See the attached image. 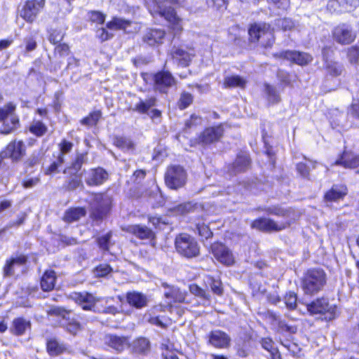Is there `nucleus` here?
I'll use <instances>...</instances> for the list:
<instances>
[{"mask_svg": "<svg viewBox=\"0 0 359 359\" xmlns=\"http://www.w3.org/2000/svg\"><path fill=\"white\" fill-rule=\"evenodd\" d=\"M326 283V274L320 269L308 270L304 275L302 281V287L308 294H313L323 289Z\"/></svg>", "mask_w": 359, "mask_h": 359, "instance_id": "nucleus-1", "label": "nucleus"}, {"mask_svg": "<svg viewBox=\"0 0 359 359\" xmlns=\"http://www.w3.org/2000/svg\"><path fill=\"white\" fill-rule=\"evenodd\" d=\"M143 80L149 83H154V89L161 93H167L169 88L177 85V81L168 71H160L156 74L142 73Z\"/></svg>", "mask_w": 359, "mask_h": 359, "instance_id": "nucleus-2", "label": "nucleus"}, {"mask_svg": "<svg viewBox=\"0 0 359 359\" xmlns=\"http://www.w3.org/2000/svg\"><path fill=\"white\" fill-rule=\"evenodd\" d=\"M248 34L251 42H259L265 48L271 46L274 42L273 29L266 23L258 22L251 25Z\"/></svg>", "mask_w": 359, "mask_h": 359, "instance_id": "nucleus-3", "label": "nucleus"}, {"mask_svg": "<svg viewBox=\"0 0 359 359\" xmlns=\"http://www.w3.org/2000/svg\"><path fill=\"white\" fill-rule=\"evenodd\" d=\"M177 252L187 258L196 257L200 254V247L196 239L187 233H180L175 238Z\"/></svg>", "mask_w": 359, "mask_h": 359, "instance_id": "nucleus-4", "label": "nucleus"}, {"mask_svg": "<svg viewBox=\"0 0 359 359\" xmlns=\"http://www.w3.org/2000/svg\"><path fill=\"white\" fill-rule=\"evenodd\" d=\"M153 16L158 15L168 23V28L173 36H177L183 31L182 19L179 17L175 9L170 6L160 7L158 6L156 11H150Z\"/></svg>", "mask_w": 359, "mask_h": 359, "instance_id": "nucleus-5", "label": "nucleus"}, {"mask_svg": "<svg viewBox=\"0 0 359 359\" xmlns=\"http://www.w3.org/2000/svg\"><path fill=\"white\" fill-rule=\"evenodd\" d=\"M90 202L91 209L90 217L93 220L100 222L107 215L109 210L111 199L103 194H93Z\"/></svg>", "mask_w": 359, "mask_h": 359, "instance_id": "nucleus-6", "label": "nucleus"}, {"mask_svg": "<svg viewBox=\"0 0 359 359\" xmlns=\"http://www.w3.org/2000/svg\"><path fill=\"white\" fill-rule=\"evenodd\" d=\"M187 175L183 167L174 165L167 168L165 183L171 189H178L186 184Z\"/></svg>", "mask_w": 359, "mask_h": 359, "instance_id": "nucleus-7", "label": "nucleus"}, {"mask_svg": "<svg viewBox=\"0 0 359 359\" xmlns=\"http://www.w3.org/2000/svg\"><path fill=\"white\" fill-rule=\"evenodd\" d=\"M15 110V106L12 103H8L0 108V121L4 122L1 133L8 135L17 128L19 120L13 116Z\"/></svg>", "mask_w": 359, "mask_h": 359, "instance_id": "nucleus-8", "label": "nucleus"}, {"mask_svg": "<svg viewBox=\"0 0 359 359\" xmlns=\"http://www.w3.org/2000/svg\"><path fill=\"white\" fill-rule=\"evenodd\" d=\"M307 310L312 315H325L326 320H331L336 316L337 307L334 305H330L327 299L320 298L308 304Z\"/></svg>", "mask_w": 359, "mask_h": 359, "instance_id": "nucleus-9", "label": "nucleus"}, {"mask_svg": "<svg viewBox=\"0 0 359 359\" xmlns=\"http://www.w3.org/2000/svg\"><path fill=\"white\" fill-rule=\"evenodd\" d=\"M208 344L219 349H226L231 346V338L225 332L216 329L211 330L206 335Z\"/></svg>", "mask_w": 359, "mask_h": 359, "instance_id": "nucleus-10", "label": "nucleus"}, {"mask_svg": "<svg viewBox=\"0 0 359 359\" xmlns=\"http://www.w3.org/2000/svg\"><path fill=\"white\" fill-rule=\"evenodd\" d=\"M26 154V145L22 140L11 142L6 149L1 152V158H9L13 161H20Z\"/></svg>", "mask_w": 359, "mask_h": 359, "instance_id": "nucleus-11", "label": "nucleus"}, {"mask_svg": "<svg viewBox=\"0 0 359 359\" xmlns=\"http://www.w3.org/2000/svg\"><path fill=\"white\" fill-rule=\"evenodd\" d=\"M170 55L178 65L185 67L189 65L195 53L191 48L174 46L170 52Z\"/></svg>", "mask_w": 359, "mask_h": 359, "instance_id": "nucleus-12", "label": "nucleus"}, {"mask_svg": "<svg viewBox=\"0 0 359 359\" xmlns=\"http://www.w3.org/2000/svg\"><path fill=\"white\" fill-rule=\"evenodd\" d=\"M45 0L27 1L24 5L20 15L28 22L35 20L38 13L44 6Z\"/></svg>", "mask_w": 359, "mask_h": 359, "instance_id": "nucleus-13", "label": "nucleus"}, {"mask_svg": "<svg viewBox=\"0 0 359 359\" xmlns=\"http://www.w3.org/2000/svg\"><path fill=\"white\" fill-rule=\"evenodd\" d=\"M251 227L262 231H279L285 229L287 224L284 222L278 223L269 218H259L252 222Z\"/></svg>", "mask_w": 359, "mask_h": 359, "instance_id": "nucleus-14", "label": "nucleus"}, {"mask_svg": "<svg viewBox=\"0 0 359 359\" xmlns=\"http://www.w3.org/2000/svg\"><path fill=\"white\" fill-rule=\"evenodd\" d=\"M223 134L224 128L222 125L208 127L198 137L199 142L205 145L212 144L219 141Z\"/></svg>", "mask_w": 359, "mask_h": 359, "instance_id": "nucleus-15", "label": "nucleus"}, {"mask_svg": "<svg viewBox=\"0 0 359 359\" xmlns=\"http://www.w3.org/2000/svg\"><path fill=\"white\" fill-rule=\"evenodd\" d=\"M104 341L108 347L117 353L123 352L130 345L129 337L116 334H107L104 337Z\"/></svg>", "mask_w": 359, "mask_h": 359, "instance_id": "nucleus-16", "label": "nucleus"}, {"mask_svg": "<svg viewBox=\"0 0 359 359\" xmlns=\"http://www.w3.org/2000/svg\"><path fill=\"white\" fill-rule=\"evenodd\" d=\"M162 287L164 288L163 295L171 302L175 303H189L187 299V294L182 291L179 287L174 285H170L167 283H163Z\"/></svg>", "mask_w": 359, "mask_h": 359, "instance_id": "nucleus-17", "label": "nucleus"}, {"mask_svg": "<svg viewBox=\"0 0 359 359\" xmlns=\"http://www.w3.org/2000/svg\"><path fill=\"white\" fill-rule=\"evenodd\" d=\"M211 249L215 257L221 263L225 265L233 264L234 259L231 252L222 243H214Z\"/></svg>", "mask_w": 359, "mask_h": 359, "instance_id": "nucleus-18", "label": "nucleus"}, {"mask_svg": "<svg viewBox=\"0 0 359 359\" xmlns=\"http://www.w3.org/2000/svg\"><path fill=\"white\" fill-rule=\"evenodd\" d=\"M71 297L84 310H92L100 299L88 292H75Z\"/></svg>", "mask_w": 359, "mask_h": 359, "instance_id": "nucleus-19", "label": "nucleus"}, {"mask_svg": "<svg viewBox=\"0 0 359 359\" xmlns=\"http://www.w3.org/2000/svg\"><path fill=\"white\" fill-rule=\"evenodd\" d=\"M108 178V173L102 168L89 170L85 176L86 183L88 186H99L103 184Z\"/></svg>", "mask_w": 359, "mask_h": 359, "instance_id": "nucleus-20", "label": "nucleus"}, {"mask_svg": "<svg viewBox=\"0 0 359 359\" xmlns=\"http://www.w3.org/2000/svg\"><path fill=\"white\" fill-rule=\"evenodd\" d=\"M107 27L110 29H122L127 33L137 32L140 29L137 23L117 17L113 18L107 24Z\"/></svg>", "mask_w": 359, "mask_h": 359, "instance_id": "nucleus-21", "label": "nucleus"}, {"mask_svg": "<svg viewBox=\"0 0 359 359\" xmlns=\"http://www.w3.org/2000/svg\"><path fill=\"white\" fill-rule=\"evenodd\" d=\"M333 36L338 43L348 44L353 41L355 34L348 26L343 25L334 29Z\"/></svg>", "mask_w": 359, "mask_h": 359, "instance_id": "nucleus-22", "label": "nucleus"}, {"mask_svg": "<svg viewBox=\"0 0 359 359\" xmlns=\"http://www.w3.org/2000/svg\"><path fill=\"white\" fill-rule=\"evenodd\" d=\"M250 165V158L248 154H242L237 156L235 161L230 165L229 172L231 175L245 171Z\"/></svg>", "mask_w": 359, "mask_h": 359, "instance_id": "nucleus-23", "label": "nucleus"}, {"mask_svg": "<svg viewBox=\"0 0 359 359\" xmlns=\"http://www.w3.org/2000/svg\"><path fill=\"white\" fill-rule=\"evenodd\" d=\"M165 36V32L161 29H150L143 36L144 42L149 46L161 44Z\"/></svg>", "mask_w": 359, "mask_h": 359, "instance_id": "nucleus-24", "label": "nucleus"}, {"mask_svg": "<svg viewBox=\"0 0 359 359\" xmlns=\"http://www.w3.org/2000/svg\"><path fill=\"white\" fill-rule=\"evenodd\" d=\"M346 194L347 188L346 186L335 184L325 194L324 200L327 202H336L344 198Z\"/></svg>", "mask_w": 359, "mask_h": 359, "instance_id": "nucleus-25", "label": "nucleus"}, {"mask_svg": "<svg viewBox=\"0 0 359 359\" xmlns=\"http://www.w3.org/2000/svg\"><path fill=\"white\" fill-rule=\"evenodd\" d=\"M280 57L292 60L299 65H304L312 60V57L306 53L297 51H285L280 53Z\"/></svg>", "mask_w": 359, "mask_h": 359, "instance_id": "nucleus-26", "label": "nucleus"}, {"mask_svg": "<svg viewBox=\"0 0 359 359\" xmlns=\"http://www.w3.org/2000/svg\"><path fill=\"white\" fill-rule=\"evenodd\" d=\"M123 230L135 236L140 239H149L154 237L153 231L147 226L141 225H129Z\"/></svg>", "mask_w": 359, "mask_h": 359, "instance_id": "nucleus-27", "label": "nucleus"}, {"mask_svg": "<svg viewBox=\"0 0 359 359\" xmlns=\"http://www.w3.org/2000/svg\"><path fill=\"white\" fill-rule=\"evenodd\" d=\"M86 215L84 208H72L67 210L63 215V220L67 223H72L79 221Z\"/></svg>", "mask_w": 359, "mask_h": 359, "instance_id": "nucleus-28", "label": "nucleus"}, {"mask_svg": "<svg viewBox=\"0 0 359 359\" xmlns=\"http://www.w3.org/2000/svg\"><path fill=\"white\" fill-rule=\"evenodd\" d=\"M130 347L133 353L147 354L150 351V342L145 337H139L130 344Z\"/></svg>", "mask_w": 359, "mask_h": 359, "instance_id": "nucleus-29", "label": "nucleus"}, {"mask_svg": "<svg viewBox=\"0 0 359 359\" xmlns=\"http://www.w3.org/2000/svg\"><path fill=\"white\" fill-rule=\"evenodd\" d=\"M56 275L54 271H46L41 279V287L43 291L48 292L54 289Z\"/></svg>", "mask_w": 359, "mask_h": 359, "instance_id": "nucleus-30", "label": "nucleus"}, {"mask_svg": "<svg viewBox=\"0 0 359 359\" xmlns=\"http://www.w3.org/2000/svg\"><path fill=\"white\" fill-rule=\"evenodd\" d=\"M128 304L137 309L142 308L147 305V299L145 295L137 292H128L126 295Z\"/></svg>", "mask_w": 359, "mask_h": 359, "instance_id": "nucleus-31", "label": "nucleus"}, {"mask_svg": "<svg viewBox=\"0 0 359 359\" xmlns=\"http://www.w3.org/2000/svg\"><path fill=\"white\" fill-rule=\"evenodd\" d=\"M26 262L27 258L22 255L8 260L4 268V276H11L13 275L15 267L25 264Z\"/></svg>", "mask_w": 359, "mask_h": 359, "instance_id": "nucleus-32", "label": "nucleus"}, {"mask_svg": "<svg viewBox=\"0 0 359 359\" xmlns=\"http://www.w3.org/2000/svg\"><path fill=\"white\" fill-rule=\"evenodd\" d=\"M86 154H79L76 156L72 165L65 169L64 173L66 175H81L79 173L83 164L86 162Z\"/></svg>", "mask_w": 359, "mask_h": 359, "instance_id": "nucleus-33", "label": "nucleus"}, {"mask_svg": "<svg viewBox=\"0 0 359 359\" xmlns=\"http://www.w3.org/2000/svg\"><path fill=\"white\" fill-rule=\"evenodd\" d=\"M46 348L51 356L60 355L67 351L66 346L55 339H50L47 341Z\"/></svg>", "mask_w": 359, "mask_h": 359, "instance_id": "nucleus-34", "label": "nucleus"}, {"mask_svg": "<svg viewBox=\"0 0 359 359\" xmlns=\"http://www.w3.org/2000/svg\"><path fill=\"white\" fill-rule=\"evenodd\" d=\"M114 144L123 151L127 152H133L135 149V144L131 139L123 136L115 137L114 138Z\"/></svg>", "mask_w": 359, "mask_h": 359, "instance_id": "nucleus-35", "label": "nucleus"}, {"mask_svg": "<svg viewBox=\"0 0 359 359\" xmlns=\"http://www.w3.org/2000/svg\"><path fill=\"white\" fill-rule=\"evenodd\" d=\"M58 313L63 317L64 322L62 323V326L65 327L69 333L76 334L80 330L79 323L74 319L70 320L69 313L66 311L59 312Z\"/></svg>", "mask_w": 359, "mask_h": 359, "instance_id": "nucleus-36", "label": "nucleus"}, {"mask_svg": "<svg viewBox=\"0 0 359 359\" xmlns=\"http://www.w3.org/2000/svg\"><path fill=\"white\" fill-rule=\"evenodd\" d=\"M30 326V323L22 318H15L13 321L11 331L16 335L23 334Z\"/></svg>", "mask_w": 359, "mask_h": 359, "instance_id": "nucleus-37", "label": "nucleus"}, {"mask_svg": "<svg viewBox=\"0 0 359 359\" xmlns=\"http://www.w3.org/2000/svg\"><path fill=\"white\" fill-rule=\"evenodd\" d=\"M65 187L68 191H74L78 188L83 189L84 186L81 180V175H68Z\"/></svg>", "mask_w": 359, "mask_h": 359, "instance_id": "nucleus-38", "label": "nucleus"}, {"mask_svg": "<svg viewBox=\"0 0 359 359\" xmlns=\"http://www.w3.org/2000/svg\"><path fill=\"white\" fill-rule=\"evenodd\" d=\"M156 99L154 97H149L145 100H140L138 103L135 105L134 110L141 114L147 113L149 109L155 106Z\"/></svg>", "mask_w": 359, "mask_h": 359, "instance_id": "nucleus-39", "label": "nucleus"}, {"mask_svg": "<svg viewBox=\"0 0 359 359\" xmlns=\"http://www.w3.org/2000/svg\"><path fill=\"white\" fill-rule=\"evenodd\" d=\"M246 81L239 76H231L225 78L224 85L226 88H244Z\"/></svg>", "mask_w": 359, "mask_h": 359, "instance_id": "nucleus-40", "label": "nucleus"}, {"mask_svg": "<svg viewBox=\"0 0 359 359\" xmlns=\"http://www.w3.org/2000/svg\"><path fill=\"white\" fill-rule=\"evenodd\" d=\"M47 130L46 126L41 121H33L29 126V131L38 137L46 134Z\"/></svg>", "mask_w": 359, "mask_h": 359, "instance_id": "nucleus-41", "label": "nucleus"}, {"mask_svg": "<svg viewBox=\"0 0 359 359\" xmlns=\"http://www.w3.org/2000/svg\"><path fill=\"white\" fill-rule=\"evenodd\" d=\"M189 292L194 296L199 297L203 300L209 301L210 298V294L205 290L199 287L195 283H192L189 286Z\"/></svg>", "mask_w": 359, "mask_h": 359, "instance_id": "nucleus-42", "label": "nucleus"}, {"mask_svg": "<svg viewBox=\"0 0 359 359\" xmlns=\"http://www.w3.org/2000/svg\"><path fill=\"white\" fill-rule=\"evenodd\" d=\"M325 68L327 73L332 76H340L344 71V67L341 64L332 61L327 62Z\"/></svg>", "mask_w": 359, "mask_h": 359, "instance_id": "nucleus-43", "label": "nucleus"}, {"mask_svg": "<svg viewBox=\"0 0 359 359\" xmlns=\"http://www.w3.org/2000/svg\"><path fill=\"white\" fill-rule=\"evenodd\" d=\"M206 283L208 284L212 290V291L217 294L222 295L223 293V288L222 286V283L219 280H216L211 276H208L206 279Z\"/></svg>", "mask_w": 359, "mask_h": 359, "instance_id": "nucleus-44", "label": "nucleus"}, {"mask_svg": "<svg viewBox=\"0 0 359 359\" xmlns=\"http://www.w3.org/2000/svg\"><path fill=\"white\" fill-rule=\"evenodd\" d=\"M265 90L271 103L276 104L280 101V95L275 87L267 84L265 86Z\"/></svg>", "mask_w": 359, "mask_h": 359, "instance_id": "nucleus-45", "label": "nucleus"}, {"mask_svg": "<svg viewBox=\"0 0 359 359\" xmlns=\"http://www.w3.org/2000/svg\"><path fill=\"white\" fill-rule=\"evenodd\" d=\"M59 146L60 154L58 156V161H60V163H63L65 162L64 156L65 154L71 151L73 147V144L70 142L63 140Z\"/></svg>", "mask_w": 359, "mask_h": 359, "instance_id": "nucleus-46", "label": "nucleus"}, {"mask_svg": "<svg viewBox=\"0 0 359 359\" xmlns=\"http://www.w3.org/2000/svg\"><path fill=\"white\" fill-rule=\"evenodd\" d=\"M348 59L349 62L355 66L359 65V46H352L348 50Z\"/></svg>", "mask_w": 359, "mask_h": 359, "instance_id": "nucleus-47", "label": "nucleus"}, {"mask_svg": "<svg viewBox=\"0 0 359 359\" xmlns=\"http://www.w3.org/2000/svg\"><path fill=\"white\" fill-rule=\"evenodd\" d=\"M100 116L101 112L100 111H93L90 113L87 117L83 118L81 122L83 125L92 126L97 123Z\"/></svg>", "mask_w": 359, "mask_h": 359, "instance_id": "nucleus-48", "label": "nucleus"}, {"mask_svg": "<svg viewBox=\"0 0 359 359\" xmlns=\"http://www.w3.org/2000/svg\"><path fill=\"white\" fill-rule=\"evenodd\" d=\"M193 102V96L191 94L187 92L182 93L179 102L178 106L180 109H184L188 107Z\"/></svg>", "mask_w": 359, "mask_h": 359, "instance_id": "nucleus-49", "label": "nucleus"}, {"mask_svg": "<svg viewBox=\"0 0 359 359\" xmlns=\"http://www.w3.org/2000/svg\"><path fill=\"white\" fill-rule=\"evenodd\" d=\"M69 47L66 43H59L55 48L54 54L58 58H62L69 55Z\"/></svg>", "mask_w": 359, "mask_h": 359, "instance_id": "nucleus-50", "label": "nucleus"}, {"mask_svg": "<svg viewBox=\"0 0 359 359\" xmlns=\"http://www.w3.org/2000/svg\"><path fill=\"white\" fill-rule=\"evenodd\" d=\"M172 347L170 344H162V356L164 359H178L175 353L172 351Z\"/></svg>", "mask_w": 359, "mask_h": 359, "instance_id": "nucleus-51", "label": "nucleus"}, {"mask_svg": "<svg viewBox=\"0 0 359 359\" xmlns=\"http://www.w3.org/2000/svg\"><path fill=\"white\" fill-rule=\"evenodd\" d=\"M65 36V33L61 30L52 29L50 32L48 40L53 44L60 43Z\"/></svg>", "mask_w": 359, "mask_h": 359, "instance_id": "nucleus-52", "label": "nucleus"}, {"mask_svg": "<svg viewBox=\"0 0 359 359\" xmlns=\"http://www.w3.org/2000/svg\"><path fill=\"white\" fill-rule=\"evenodd\" d=\"M111 232H108L105 235L97 238V244L103 250H108L110 245Z\"/></svg>", "mask_w": 359, "mask_h": 359, "instance_id": "nucleus-53", "label": "nucleus"}, {"mask_svg": "<svg viewBox=\"0 0 359 359\" xmlns=\"http://www.w3.org/2000/svg\"><path fill=\"white\" fill-rule=\"evenodd\" d=\"M196 229L198 233V235L205 239L210 238L212 235V231H210L208 226L205 224H198L196 225Z\"/></svg>", "mask_w": 359, "mask_h": 359, "instance_id": "nucleus-54", "label": "nucleus"}, {"mask_svg": "<svg viewBox=\"0 0 359 359\" xmlns=\"http://www.w3.org/2000/svg\"><path fill=\"white\" fill-rule=\"evenodd\" d=\"M112 271L111 266L107 264H100L95 270V276L104 277Z\"/></svg>", "mask_w": 359, "mask_h": 359, "instance_id": "nucleus-55", "label": "nucleus"}, {"mask_svg": "<svg viewBox=\"0 0 359 359\" xmlns=\"http://www.w3.org/2000/svg\"><path fill=\"white\" fill-rule=\"evenodd\" d=\"M285 303L289 309H294L297 306V296L294 292H288L285 296Z\"/></svg>", "mask_w": 359, "mask_h": 359, "instance_id": "nucleus-56", "label": "nucleus"}, {"mask_svg": "<svg viewBox=\"0 0 359 359\" xmlns=\"http://www.w3.org/2000/svg\"><path fill=\"white\" fill-rule=\"evenodd\" d=\"M267 1L277 8L283 11L287 10L290 6V0H267Z\"/></svg>", "mask_w": 359, "mask_h": 359, "instance_id": "nucleus-57", "label": "nucleus"}, {"mask_svg": "<svg viewBox=\"0 0 359 359\" xmlns=\"http://www.w3.org/2000/svg\"><path fill=\"white\" fill-rule=\"evenodd\" d=\"M278 25L285 31L292 30L295 27L294 22L290 18H284L280 20Z\"/></svg>", "mask_w": 359, "mask_h": 359, "instance_id": "nucleus-58", "label": "nucleus"}, {"mask_svg": "<svg viewBox=\"0 0 359 359\" xmlns=\"http://www.w3.org/2000/svg\"><path fill=\"white\" fill-rule=\"evenodd\" d=\"M297 170L299 175L304 177L308 178L309 176V168L306 163H299L297 165Z\"/></svg>", "mask_w": 359, "mask_h": 359, "instance_id": "nucleus-59", "label": "nucleus"}, {"mask_svg": "<svg viewBox=\"0 0 359 359\" xmlns=\"http://www.w3.org/2000/svg\"><path fill=\"white\" fill-rule=\"evenodd\" d=\"M90 20L98 24H102L104 22L105 16L100 12L93 11L90 14Z\"/></svg>", "mask_w": 359, "mask_h": 359, "instance_id": "nucleus-60", "label": "nucleus"}, {"mask_svg": "<svg viewBox=\"0 0 359 359\" xmlns=\"http://www.w3.org/2000/svg\"><path fill=\"white\" fill-rule=\"evenodd\" d=\"M97 36L101 41H105L112 37V34H109L105 29L101 28L97 31Z\"/></svg>", "mask_w": 359, "mask_h": 359, "instance_id": "nucleus-61", "label": "nucleus"}, {"mask_svg": "<svg viewBox=\"0 0 359 359\" xmlns=\"http://www.w3.org/2000/svg\"><path fill=\"white\" fill-rule=\"evenodd\" d=\"M262 347L268 351L269 353L272 352V351L276 350V348L273 347V343L272 340L269 338H264L262 340Z\"/></svg>", "mask_w": 359, "mask_h": 359, "instance_id": "nucleus-62", "label": "nucleus"}, {"mask_svg": "<svg viewBox=\"0 0 359 359\" xmlns=\"http://www.w3.org/2000/svg\"><path fill=\"white\" fill-rule=\"evenodd\" d=\"M278 327L282 331H286L292 333H294L297 330L296 327L287 325L284 321H279Z\"/></svg>", "mask_w": 359, "mask_h": 359, "instance_id": "nucleus-63", "label": "nucleus"}, {"mask_svg": "<svg viewBox=\"0 0 359 359\" xmlns=\"http://www.w3.org/2000/svg\"><path fill=\"white\" fill-rule=\"evenodd\" d=\"M36 48V42L33 38L26 39V50L27 52L32 51Z\"/></svg>", "mask_w": 359, "mask_h": 359, "instance_id": "nucleus-64", "label": "nucleus"}]
</instances>
